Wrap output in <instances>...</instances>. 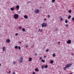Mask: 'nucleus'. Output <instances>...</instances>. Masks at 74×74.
Instances as JSON below:
<instances>
[{"instance_id":"nucleus-1","label":"nucleus","mask_w":74,"mask_h":74,"mask_svg":"<svg viewBox=\"0 0 74 74\" xmlns=\"http://www.w3.org/2000/svg\"><path fill=\"white\" fill-rule=\"evenodd\" d=\"M18 17L19 15H18L17 14H15L14 15V19H18Z\"/></svg>"},{"instance_id":"nucleus-2","label":"nucleus","mask_w":74,"mask_h":74,"mask_svg":"<svg viewBox=\"0 0 74 74\" xmlns=\"http://www.w3.org/2000/svg\"><path fill=\"white\" fill-rule=\"evenodd\" d=\"M41 26L42 27H46V26H47V23H43L42 24Z\"/></svg>"},{"instance_id":"nucleus-3","label":"nucleus","mask_w":74,"mask_h":74,"mask_svg":"<svg viewBox=\"0 0 74 74\" xmlns=\"http://www.w3.org/2000/svg\"><path fill=\"white\" fill-rule=\"evenodd\" d=\"M70 66H71V65H67L63 69L64 70H66V68H68V67H69Z\"/></svg>"},{"instance_id":"nucleus-4","label":"nucleus","mask_w":74,"mask_h":74,"mask_svg":"<svg viewBox=\"0 0 74 74\" xmlns=\"http://www.w3.org/2000/svg\"><path fill=\"white\" fill-rule=\"evenodd\" d=\"M23 57H21L20 58V60H19V62L20 63H22V62H23Z\"/></svg>"},{"instance_id":"nucleus-5","label":"nucleus","mask_w":74,"mask_h":74,"mask_svg":"<svg viewBox=\"0 0 74 74\" xmlns=\"http://www.w3.org/2000/svg\"><path fill=\"white\" fill-rule=\"evenodd\" d=\"M16 10H19V6L18 5L16 6Z\"/></svg>"},{"instance_id":"nucleus-6","label":"nucleus","mask_w":74,"mask_h":74,"mask_svg":"<svg viewBox=\"0 0 74 74\" xmlns=\"http://www.w3.org/2000/svg\"><path fill=\"white\" fill-rule=\"evenodd\" d=\"M71 42V41L70 40H69L66 42L67 44H70Z\"/></svg>"},{"instance_id":"nucleus-7","label":"nucleus","mask_w":74,"mask_h":74,"mask_svg":"<svg viewBox=\"0 0 74 74\" xmlns=\"http://www.w3.org/2000/svg\"><path fill=\"white\" fill-rule=\"evenodd\" d=\"M24 17L25 19H27L28 18V16L26 15H24Z\"/></svg>"},{"instance_id":"nucleus-8","label":"nucleus","mask_w":74,"mask_h":74,"mask_svg":"<svg viewBox=\"0 0 74 74\" xmlns=\"http://www.w3.org/2000/svg\"><path fill=\"white\" fill-rule=\"evenodd\" d=\"M3 51H5V46H4L2 48Z\"/></svg>"},{"instance_id":"nucleus-9","label":"nucleus","mask_w":74,"mask_h":74,"mask_svg":"<svg viewBox=\"0 0 74 74\" xmlns=\"http://www.w3.org/2000/svg\"><path fill=\"white\" fill-rule=\"evenodd\" d=\"M35 12L36 13H38V12H39V10L38 9H36L35 10Z\"/></svg>"},{"instance_id":"nucleus-10","label":"nucleus","mask_w":74,"mask_h":74,"mask_svg":"<svg viewBox=\"0 0 74 74\" xmlns=\"http://www.w3.org/2000/svg\"><path fill=\"white\" fill-rule=\"evenodd\" d=\"M10 40L8 39L6 40V42L8 43L10 42Z\"/></svg>"},{"instance_id":"nucleus-11","label":"nucleus","mask_w":74,"mask_h":74,"mask_svg":"<svg viewBox=\"0 0 74 74\" xmlns=\"http://www.w3.org/2000/svg\"><path fill=\"white\" fill-rule=\"evenodd\" d=\"M38 31H39V32H42V29H39L38 30Z\"/></svg>"},{"instance_id":"nucleus-12","label":"nucleus","mask_w":74,"mask_h":74,"mask_svg":"<svg viewBox=\"0 0 74 74\" xmlns=\"http://www.w3.org/2000/svg\"><path fill=\"white\" fill-rule=\"evenodd\" d=\"M32 58L31 57L29 58V62H30L32 61Z\"/></svg>"},{"instance_id":"nucleus-13","label":"nucleus","mask_w":74,"mask_h":74,"mask_svg":"<svg viewBox=\"0 0 74 74\" xmlns=\"http://www.w3.org/2000/svg\"><path fill=\"white\" fill-rule=\"evenodd\" d=\"M35 71L38 72V68H36L35 69Z\"/></svg>"},{"instance_id":"nucleus-14","label":"nucleus","mask_w":74,"mask_h":74,"mask_svg":"<svg viewBox=\"0 0 74 74\" xmlns=\"http://www.w3.org/2000/svg\"><path fill=\"white\" fill-rule=\"evenodd\" d=\"M10 10L11 11H14V9L12 8H10Z\"/></svg>"},{"instance_id":"nucleus-15","label":"nucleus","mask_w":74,"mask_h":74,"mask_svg":"<svg viewBox=\"0 0 74 74\" xmlns=\"http://www.w3.org/2000/svg\"><path fill=\"white\" fill-rule=\"evenodd\" d=\"M71 17V16H70V15H69V16L68 18V19H70V18Z\"/></svg>"},{"instance_id":"nucleus-16","label":"nucleus","mask_w":74,"mask_h":74,"mask_svg":"<svg viewBox=\"0 0 74 74\" xmlns=\"http://www.w3.org/2000/svg\"><path fill=\"white\" fill-rule=\"evenodd\" d=\"M55 56H56V54L55 53H53V57H55Z\"/></svg>"},{"instance_id":"nucleus-17","label":"nucleus","mask_w":74,"mask_h":74,"mask_svg":"<svg viewBox=\"0 0 74 74\" xmlns=\"http://www.w3.org/2000/svg\"><path fill=\"white\" fill-rule=\"evenodd\" d=\"M41 61L43 62V63H45V60H41Z\"/></svg>"},{"instance_id":"nucleus-18","label":"nucleus","mask_w":74,"mask_h":74,"mask_svg":"<svg viewBox=\"0 0 74 74\" xmlns=\"http://www.w3.org/2000/svg\"><path fill=\"white\" fill-rule=\"evenodd\" d=\"M45 69H47V68H48V65H46L45 66Z\"/></svg>"},{"instance_id":"nucleus-19","label":"nucleus","mask_w":74,"mask_h":74,"mask_svg":"<svg viewBox=\"0 0 74 74\" xmlns=\"http://www.w3.org/2000/svg\"><path fill=\"white\" fill-rule=\"evenodd\" d=\"M23 32H25V29L24 28H23L22 29Z\"/></svg>"},{"instance_id":"nucleus-20","label":"nucleus","mask_w":74,"mask_h":74,"mask_svg":"<svg viewBox=\"0 0 74 74\" xmlns=\"http://www.w3.org/2000/svg\"><path fill=\"white\" fill-rule=\"evenodd\" d=\"M15 49H18V46H16L14 47Z\"/></svg>"},{"instance_id":"nucleus-21","label":"nucleus","mask_w":74,"mask_h":74,"mask_svg":"<svg viewBox=\"0 0 74 74\" xmlns=\"http://www.w3.org/2000/svg\"><path fill=\"white\" fill-rule=\"evenodd\" d=\"M18 49L19 50H21V47L20 46H19L18 47Z\"/></svg>"},{"instance_id":"nucleus-22","label":"nucleus","mask_w":74,"mask_h":74,"mask_svg":"<svg viewBox=\"0 0 74 74\" xmlns=\"http://www.w3.org/2000/svg\"><path fill=\"white\" fill-rule=\"evenodd\" d=\"M44 67H45L44 65L42 66H41L42 69H44Z\"/></svg>"},{"instance_id":"nucleus-23","label":"nucleus","mask_w":74,"mask_h":74,"mask_svg":"<svg viewBox=\"0 0 74 74\" xmlns=\"http://www.w3.org/2000/svg\"><path fill=\"white\" fill-rule=\"evenodd\" d=\"M65 22L66 23H68V21H67V20H66L65 21Z\"/></svg>"},{"instance_id":"nucleus-24","label":"nucleus","mask_w":74,"mask_h":74,"mask_svg":"<svg viewBox=\"0 0 74 74\" xmlns=\"http://www.w3.org/2000/svg\"><path fill=\"white\" fill-rule=\"evenodd\" d=\"M68 12H69V13H71V10H70L69 11H68Z\"/></svg>"},{"instance_id":"nucleus-25","label":"nucleus","mask_w":74,"mask_h":74,"mask_svg":"<svg viewBox=\"0 0 74 74\" xmlns=\"http://www.w3.org/2000/svg\"><path fill=\"white\" fill-rule=\"evenodd\" d=\"M50 63H53V61L52 60H51Z\"/></svg>"},{"instance_id":"nucleus-26","label":"nucleus","mask_w":74,"mask_h":74,"mask_svg":"<svg viewBox=\"0 0 74 74\" xmlns=\"http://www.w3.org/2000/svg\"><path fill=\"white\" fill-rule=\"evenodd\" d=\"M65 26L66 27H68V26H69V25L67 24H66L65 25Z\"/></svg>"},{"instance_id":"nucleus-27","label":"nucleus","mask_w":74,"mask_h":74,"mask_svg":"<svg viewBox=\"0 0 74 74\" xmlns=\"http://www.w3.org/2000/svg\"><path fill=\"white\" fill-rule=\"evenodd\" d=\"M58 28L56 29H55V31L56 32L58 31Z\"/></svg>"},{"instance_id":"nucleus-28","label":"nucleus","mask_w":74,"mask_h":74,"mask_svg":"<svg viewBox=\"0 0 74 74\" xmlns=\"http://www.w3.org/2000/svg\"><path fill=\"white\" fill-rule=\"evenodd\" d=\"M13 64H16V62L15 61H14L13 62Z\"/></svg>"},{"instance_id":"nucleus-29","label":"nucleus","mask_w":74,"mask_h":74,"mask_svg":"<svg viewBox=\"0 0 74 74\" xmlns=\"http://www.w3.org/2000/svg\"><path fill=\"white\" fill-rule=\"evenodd\" d=\"M18 33H16L15 34V36H18Z\"/></svg>"},{"instance_id":"nucleus-30","label":"nucleus","mask_w":74,"mask_h":74,"mask_svg":"<svg viewBox=\"0 0 74 74\" xmlns=\"http://www.w3.org/2000/svg\"><path fill=\"white\" fill-rule=\"evenodd\" d=\"M52 2H53V3H54V2H55V0H52Z\"/></svg>"},{"instance_id":"nucleus-31","label":"nucleus","mask_w":74,"mask_h":74,"mask_svg":"<svg viewBox=\"0 0 74 74\" xmlns=\"http://www.w3.org/2000/svg\"><path fill=\"white\" fill-rule=\"evenodd\" d=\"M48 51H49V50H48V49H46V52H48Z\"/></svg>"},{"instance_id":"nucleus-32","label":"nucleus","mask_w":74,"mask_h":74,"mask_svg":"<svg viewBox=\"0 0 74 74\" xmlns=\"http://www.w3.org/2000/svg\"><path fill=\"white\" fill-rule=\"evenodd\" d=\"M72 21H74V17L72 18Z\"/></svg>"},{"instance_id":"nucleus-33","label":"nucleus","mask_w":74,"mask_h":74,"mask_svg":"<svg viewBox=\"0 0 74 74\" xmlns=\"http://www.w3.org/2000/svg\"><path fill=\"white\" fill-rule=\"evenodd\" d=\"M8 74H10V73H11V71H9V72H8Z\"/></svg>"},{"instance_id":"nucleus-34","label":"nucleus","mask_w":74,"mask_h":74,"mask_svg":"<svg viewBox=\"0 0 74 74\" xmlns=\"http://www.w3.org/2000/svg\"><path fill=\"white\" fill-rule=\"evenodd\" d=\"M21 27H19V29H21Z\"/></svg>"},{"instance_id":"nucleus-35","label":"nucleus","mask_w":74,"mask_h":74,"mask_svg":"<svg viewBox=\"0 0 74 74\" xmlns=\"http://www.w3.org/2000/svg\"><path fill=\"white\" fill-rule=\"evenodd\" d=\"M49 18H50V16L49 15H48L47 16Z\"/></svg>"},{"instance_id":"nucleus-36","label":"nucleus","mask_w":74,"mask_h":74,"mask_svg":"<svg viewBox=\"0 0 74 74\" xmlns=\"http://www.w3.org/2000/svg\"><path fill=\"white\" fill-rule=\"evenodd\" d=\"M60 20H61V21H63V18H60Z\"/></svg>"},{"instance_id":"nucleus-37","label":"nucleus","mask_w":74,"mask_h":74,"mask_svg":"<svg viewBox=\"0 0 74 74\" xmlns=\"http://www.w3.org/2000/svg\"><path fill=\"white\" fill-rule=\"evenodd\" d=\"M41 59H42V57H40V60H41Z\"/></svg>"},{"instance_id":"nucleus-38","label":"nucleus","mask_w":74,"mask_h":74,"mask_svg":"<svg viewBox=\"0 0 74 74\" xmlns=\"http://www.w3.org/2000/svg\"><path fill=\"white\" fill-rule=\"evenodd\" d=\"M46 20H47V19L45 18L44 19V21H46Z\"/></svg>"},{"instance_id":"nucleus-39","label":"nucleus","mask_w":74,"mask_h":74,"mask_svg":"<svg viewBox=\"0 0 74 74\" xmlns=\"http://www.w3.org/2000/svg\"><path fill=\"white\" fill-rule=\"evenodd\" d=\"M33 74H36V73H35V72H34L33 73Z\"/></svg>"},{"instance_id":"nucleus-40","label":"nucleus","mask_w":74,"mask_h":74,"mask_svg":"<svg viewBox=\"0 0 74 74\" xmlns=\"http://www.w3.org/2000/svg\"><path fill=\"white\" fill-rule=\"evenodd\" d=\"M18 43H19V44H21V42H18Z\"/></svg>"},{"instance_id":"nucleus-41","label":"nucleus","mask_w":74,"mask_h":74,"mask_svg":"<svg viewBox=\"0 0 74 74\" xmlns=\"http://www.w3.org/2000/svg\"><path fill=\"white\" fill-rule=\"evenodd\" d=\"M28 47V46L27 45L25 46L26 48H27Z\"/></svg>"},{"instance_id":"nucleus-42","label":"nucleus","mask_w":74,"mask_h":74,"mask_svg":"<svg viewBox=\"0 0 74 74\" xmlns=\"http://www.w3.org/2000/svg\"><path fill=\"white\" fill-rule=\"evenodd\" d=\"M46 57H47V56H44V58H46Z\"/></svg>"},{"instance_id":"nucleus-43","label":"nucleus","mask_w":74,"mask_h":74,"mask_svg":"<svg viewBox=\"0 0 74 74\" xmlns=\"http://www.w3.org/2000/svg\"><path fill=\"white\" fill-rule=\"evenodd\" d=\"M12 74H16L14 72Z\"/></svg>"},{"instance_id":"nucleus-44","label":"nucleus","mask_w":74,"mask_h":74,"mask_svg":"<svg viewBox=\"0 0 74 74\" xmlns=\"http://www.w3.org/2000/svg\"><path fill=\"white\" fill-rule=\"evenodd\" d=\"M58 44H60V42H59L58 43Z\"/></svg>"},{"instance_id":"nucleus-45","label":"nucleus","mask_w":74,"mask_h":74,"mask_svg":"<svg viewBox=\"0 0 74 74\" xmlns=\"http://www.w3.org/2000/svg\"><path fill=\"white\" fill-rule=\"evenodd\" d=\"M35 56H37V53H35Z\"/></svg>"},{"instance_id":"nucleus-46","label":"nucleus","mask_w":74,"mask_h":74,"mask_svg":"<svg viewBox=\"0 0 74 74\" xmlns=\"http://www.w3.org/2000/svg\"><path fill=\"white\" fill-rule=\"evenodd\" d=\"M74 55V54L73 53H72L71 54V55H72V56H73V55Z\"/></svg>"},{"instance_id":"nucleus-47","label":"nucleus","mask_w":74,"mask_h":74,"mask_svg":"<svg viewBox=\"0 0 74 74\" xmlns=\"http://www.w3.org/2000/svg\"><path fill=\"white\" fill-rule=\"evenodd\" d=\"M21 11H19V14H21Z\"/></svg>"},{"instance_id":"nucleus-48","label":"nucleus","mask_w":74,"mask_h":74,"mask_svg":"<svg viewBox=\"0 0 74 74\" xmlns=\"http://www.w3.org/2000/svg\"><path fill=\"white\" fill-rule=\"evenodd\" d=\"M71 64H69V65H71Z\"/></svg>"},{"instance_id":"nucleus-49","label":"nucleus","mask_w":74,"mask_h":74,"mask_svg":"<svg viewBox=\"0 0 74 74\" xmlns=\"http://www.w3.org/2000/svg\"><path fill=\"white\" fill-rule=\"evenodd\" d=\"M0 65H1V64L0 63Z\"/></svg>"},{"instance_id":"nucleus-50","label":"nucleus","mask_w":74,"mask_h":74,"mask_svg":"<svg viewBox=\"0 0 74 74\" xmlns=\"http://www.w3.org/2000/svg\"><path fill=\"white\" fill-rule=\"evenodd\" d=\"M1 66V65H0V66Z\"/></svg>"},{"instance_id":"nucleus-51","label":"nucleus","mask_w":74,"mask_h":74,"mask_svg":"<svg viewBox=\"0 0 74 74\" xmlns=\"http://www.w3.org/2000/svg\"><path fill=\"white\" fill-rule=\"evenodd\" d=\"M1 26H0V27Z\"/></svg>"},{"instance_id":"nucleus-52","label":"nucleus","mask_w":74,"mask_h":74,"mask_svg":"<svg viewBox=\"0 0 74 74\" xmlns=\"http://www.w3.org/2000/svg\"><path fill=\"white\" fill-rule=\"evenodd\" d=\"M67 65H68V64H67Z\"/></svg>"}]
</instances>
